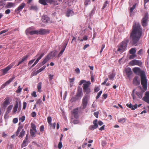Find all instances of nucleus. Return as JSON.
Instances as JSON below:
<instances>
[{"label":"nucleus","mask_w":149,"mask_h":149,"mask_svg":"<svg viewBox=\"0 0 149 149\" xmlns=\"http://www.w3.org/2000/svg\"><path fill=\"white\" fill-rule=\"evenodd\" d=\"M142 29L139 24L135 23L133 25L130 38L132 40V44L136 46L142 35Z\"/></svg>","instance_id":"obj_1"},{"label":"nucleus","mask_w":149,"mask_h":149,"mask_svg":"<svg viewBox=\"0 0 149 149\" xmlns=\"http://www.w3.org/2000/svg\"><path fill=\"white\" fill-rule=\"evenodd\" d=\"M141 83L143 89L146 91L148 87L147 79L145 72L143 71L140 72Z\"/></svg>","instance_id":"obj_2"},{"label":"nucleus","mask_w":149,"mask_h":149,"mask_svg":"<svg viewBox=\"0 0 149 149\" xmlns=\"http://www.w3.org/2000/svg\"><path fill=\"white\" fill-rule=\"evenodd\" d=\"M128 40H124L120 43L117 46L118 48L117 51L120 53H122L126 50L127 47Z\"/></svg>","instance_id":"obj_3"},{"label":"nucleus","mask_w":149,"mask_h":149,"mask_svg":"<svg viewBox=\"0 0 149 149\" xmlns=\"http://www.w3.org/2000/svg\"><path fill=\"white\" fill-rule=\"evenodd\" d=\"M90 82L88 81L86 83L84 84L83 85V91L86 93V94L88 95L91 92L90 87Z\"/></svg>","instance_id":"obj_4"},{"label":"nucleus","mask_w":149,"mask_h":149,"mask_svg":"<svg viewBox=\"0 0 149 149\" xmlns=\"http://www.w3.org/2000/svg\"><path fill=\"white\" fill-rule=\"evenodd\" d=\"M49 32V30L44 29H41L39 30H36L35 34L36 35H45L48 34Z\"/></svg>","instance_id":"obj_5"},{"label":"nucleus","mask_w":149,"mask_h":149,"mask_svg":"<svg viewBox=\"0 0 149 149\" xmlns=\"http://www.w3.org/2000/svg\"><path fill=\"white\" fill-rule=\"evenodd\" d=\"M148 13H145L144 16L141 20V23L142 26L145 27L146 26L148 19Z\"/></svg>","instance_id":"obj_6"},{"label":"nucleus","mask_w":149,"mask_h":149,"mask_svg":"<svg viewBox=\"0 0 149 149\" xmlns=\"http://www.w3.org/2000/svg\"><path fill=\"white\" fill-rule=\"evenodd\" d=\"M83 95V93L82 88L78 87L75 96L80 100Z\"/></svg>","instance_id":"obj_7"},{"label":"nucleus","mask_w":149,"mask_h":149,"mask_svg":"<svg viewBox=\"0 0 149 149\" xmlns=\"http://www.w3.org/2000/svg\"><path fill=\"white\" fill-rule=\"evenodd\" d=\"M142 64V62L141 61L136 59H134L132 60L129 63V64L131 66L137 65L141 66Z\"/></svg>","instance_id":"obj_8"},{"label":"nucleus","mask_w":149,"mask_h":149,"mask_svg":"<svg viewBox=\"0 0 149 149\" xmlns=\"http://www.w3.org/2000/svg\"><path fill=\"white\" fill-rule=\"evenodd\" d=\"M88 104V97L87 95H85L84 97L82 100L81 105L82 107V109H85L86 108Z\"/></svg>","instance_id":"obj_9"},{"label":"nucleus","mask_w":149,"mask_h":149,"mask_svg":"<svg viewBox=\"0 0 149 149\" xmlns=\"http://www.w3.org/2000/svg\"><path fill=\"white\" fill-rule=\"evenodd\" d=\"M25 6V3H22L15 9V12L17 14L18 13L22 10Z\"/></svg>","instance_id":"obj_10"},{"label":"nucleus","mask_w":149,"mask_h":149,"mask_svg":"<svg viewBox=\"0 0 149 149\" xmlns=\"http://www.w3.org/2000/svg\"><path fill=\"white\" fill-rule=\"evenodd\" d=\"M14 63H12L5 68L2 69V70L3 74L4 75L7 73V72L14 66Z\"/></svg>","instance_id":"obj_11"},{"label":"nucleus","mask_w":149,"mask_h":149,"mask_svg":"<svg viewBox=\"0 0 149 149\" xmlns=\"http://www.w3.org/2000/svg\"><path fill=\"white\" fill-rule=\"evenodd\" d=\"M133 84L135 86H138L140 84V81L139 77L136 76L134 78L133 81Z\"/></svg>","instance_id":"obj_12"},{"label":"nucleus","mask_w":149,"mask_h":149,"mask_svg":"<svg viewBox=\"0 0 149 149\" xmlns=\"http://www.w3.org/2000/svg\"><path fill=\"white\" fill-rule=\"evenodd\" d=\"M22 128H23L22 126H19L16 132H15V134L12 135L11 136V138L12 139H14L15 136H18Z\"/></svg>","instance_id":"obj_13"},{"label":"nucleus","mask_w":149,"mask_h":149,"mask_svg":"<svg viewBox=\"0 0 149 149\" xmlns=\"http://www.w3.org/2000/svg\"><path fill=\"white\" fill-rule=\"evenodd\" d=\"M55 1H39V3L44 6L47 5V3H49L50 4H55L54 3Z\"/></svg>","instance_id":"obj_14"},{"label":"nucleus","mask_w":149,"mask_h":149,"mask_svg":"<svg viewBox=\"0 0 149 149\" xmlns=\"http://www.w3.org/2000/svg\"><path fill=\"white\" fill-rule=\"evenodd\" d=\"M142 99L148 103H149V91L146 92L145 96L143 97Z\"/></svg>","instance_id":"obj_15"},{"label":"nucleus","mask_w":149,"mask_h":149,"mask_svg":"<svg viewBox=\"0 0 149 149\" xmlns=\"http://www.w3.org/2000/svg\"><path fill=\"white\" fill-rule=\"evenodd\" d=\"M72 113L75 118H78L79 117L78 108L74 109L72 112Z\"/></svg>","instance_id":"obj_16"},{"label":"nucleus","mask_w":149,"mask_h":149,"mask_svg":"<svg viewBox=\"0 0 149 149\" xmlns=\"http://www.w3.org/2000/svg\"><path fill=\"white\" fill-rule=\"evenodd\" d=\"M125 71L127 77L130 78L132 74V71L131 68H128L125 69Z\"/></svg>","instance_id":"obj_17"},{"label":"nucleus","mask_w":149,"mask_h":149,"mask_svg":"<svg viewBox=\"0 0 149 149\" xmlns=\"http://www.w3.org/2000/svg\"><path fill=\"white\" fill-rule=\"evenodd\" d=\"M44 55V53H42L40 54V52H39L36 56V57L38 56L39 57L36 59L35 62H34L35 64H36L38 62L39 60L42 58V57Z\"/></svg>","instance_id":"obj_18"},{"label":"nucleus","mask_w":149,"mask_h":149,"mask_svg":"<svg viewBox=\"0 0 149 149\" xmlns=\"http://www.w3.org/2000/svg\"><path fill=\"white\" fill-rule=\"evenodd\" d=\"M35 32L36 30L31 31L30 29H28L26 31L25 33L27 35H28L29 34L32 35L35 34Z\"/></svg>","instance_id":"obj_19"},{"label":"nucleus","mask_w":149,"mask_h":149,"mask_svg":"<svg viewBox=\"0 0 149 149\" xmlns=\"http://www.w3.org/2000/svg\"><path fill=\"white\" fill-rule=\"evenodd\" d=\"M42 21L44 23H47L49 20V19L47 15L43 16L42 18Z\"/></svg>","instance_id":"obj_20"},{"label":"nucleus","mask_w":149,"mask_h":149,"mask_svg":"<svg viewBox=\"0 0 149 149\" xmlns=\"http://www.w3.org/2000/svg\"><path fill=\"white\" fill-rule=\"evenodd\" d=\"M49 55H47L44 59L43 61L41 63V65H44L45 64L47 61H48L50 59V58H49Z\"/></svg>","instance_id":"obj_21"},{"label":"nucleus","mask_w":149,"mask_h":149,"mask_svg":"<svg viewBox=\"0 0 149 149\" xmlns=\"http://www.w3.org/2000/svg\"><path fill=\"white\" fill-rule=\"evenodd\" d=\"M56 51L52 52L49 54H48L47 55H49V58L50 59H51L54 57L56 55Z\"/></svg>","instance_id":"obj_22"},{"label":"nucleus","mask_w":149,"mask_h":149,"mask_svg":"<svg viewBox=\"0 0 149 149\" xmlns=\"http://www.w3.org/2000/svg\"><path fill=\"white\" fill-rule=\"evenodd\" d=\"M15 6V4L14 3L8 2L5 6V8H10L14 6Z\"/></svg>","instance_id":"obj_23"},{"label":"nucleus","mask_w":149,"mask_h":149,"mask_svg":"<svg viewBox=\"0 0 149 149\" xmlns=\"http://www.w3.org/2000/svg\"><path fill=\"white\" fill-rule=\"evenodd\" d=\"M73 14L74 12L72 10L70 9H69L66 12V15L67 17H69L70 16L72 15Z\"/></svg>","instance_id":"obj_24"},{"label":"nucleus","mask_w":149,"mask_h":149,"mask_svg":"<svg viewBox=\"0 0 149 149\" xmlns=\"http://www.w3.org/2000/svg\"><path fill=\"white\" fill-rule=\"evenodd\" d=\"M19 134L18 135L19 138H22L23 137L25 134V131L22 128Z\"/></svg>","instance_id":"obj_25"},{"label":"nucleus","mask_w":149,"mask_h":149,"mask_svg":"<svg viewBox=\"0 0 149 149\" xmlns=\"http://www.w3.org/2000/svg\"><path fill=\"white\" fill-rule=\"evenodd\" d=\"M28 140L24 139L21 145V148H22L26 146L28 144Z\"/></svg>","instance_id":"obj_26"},{"label":"nucleus","mask_w":149,"mask_h":149,"mask_svg":"<svg viewBox=\"0 0 149 149\" xmlns=\"http://www.w3.org/2000/svg\"><path fill=\"white\" fill-rule=\"evenodd\" d=\"M133 71L135 73L139 72L140 74V72L142 71H141L139 68L136 67L133 69Z\"/></svg>","instance_id":"obj_27"},{"label":"nucleus","mask_w":149,"mask_h":149,"mask_svg":"<svg viewBox=\"0 0 149 149\" xmlns=\"http://www.w3.org/2000/svg\"><path fill=\"white\" fill-rule=\"evenodd\" d=\"M29 9L30 10L37 11L38 9V8L37 6L32 5L29 7Z\"/></svg>","instance_id":"obj_28"},{"label":"nucleus","mask_w":149,"mask_h":149,"mask_svg":"<svg viewBox=\"0 0 149 149\" xmlns=\"http://www.w3.org/2000/svg\"><path fill=\"white\" fill-rule=\"evenodd\" d=\"M18 104L17 102L14 105V107L13 109V111L14 113H15L17 111L18 107Z\"/></svg>","instance_id":"obj_29"},{"label":"nucleus","mask_w":149,"mask_h":149,"mask_svg":"<svg viewBox=\"0 0 149 149\" xmlns=\"http://www.w3.org/2000/svg\"><path fill=\"white\" fill-rule=\"evenodd\" d=\"M42 82H39L37 85V89H38V92H41V88L42 87Z\"/></svg>","instance_id":"obj_30"},{"label":"nucleus","mask_w":149,"mask_h":149,"mask_svg":"<svg viewBox=\"0 0 149 149\" xmlns=\"http://www.w3.org/2000/svg\"><path fill=\"white\" fill-rule=\"evenodd\" d=\"M29 55H27L26 56H24L22 58V60L21 61H20V63H22L24 61H26L27 60L28 58L29 57Z\"/></svg>","instance_id":"obj_31"},{"label":"nucleus","mask_w":149,"mask_h":149,"mask_svg":"<svg viewBox=\"0 0 149 149\" xmlns=\"http://www.w3.org/2000/svg\"><path fill=\"white\" fill-rule=\"evenodd\" d=\"M13 105H11L9 106L7 108L6 111V113L7 114L10 112L11 110L13 107Z\"/></svg>","instance_id":"obj_32"},{"label":"nucleus","mask_w":149,"mask_h":149,"mask_svg":"<svg viewBox=\"0 0 149 149\" xmlns=\"http://www.w3.org/2000/svg\"><path fill=\"white\" fill-rule=\"evenodd\" d=\"M126 119L125 118H120L118 120V122L120 123H123L125 122Z\"/></svg>","instance_id":"obj_33"},{"label":"nucleus","mask_w":149,"mask_h":149,"mask_svg":"<svg viewBox=\"0 0 149 149\" xmlns=\"http://www.w3.org/2000/svg\"><path fill=\"white\" fill-rule=\"evenodd\" d=\"M46 67V66L44 65L39 70L37 71V73L36 74H38L41 71H42V70H44L45 68Z\"/></svg>","instance_id":"obj_34"},{"label":"nucleus","mask_w":149,"mask_h":149,"mask_svg":"<svg viewBox=\"0 0 149 149\" xmlns=\"http://www.w3.org/2000/svg\"><path fill=\"white\" fill-rule=\"evenodd\" d=\"M77 100H79V99L76 97L75 96L74 97H72V98L70 99V101L71 102H75Z\"/></svg>","instance_id":"obj_35"},{"label":"nucleus","mask_w":149,"mask_h":149,"mask_svg":"<svg viewBox=\"0 0 149 149\" xmlns=\"http://www.w3.org/2000/svg\"><path fill=\"white\" fill-rule=\"evenodd\" d=\"M130 54H135L136 52V49L135 48H132L129 51Z\"/></svg>","instance_id":"obj_36"},{"label":"nucleus","mask_w":149,"mask_h":149,"mask_svg":"<svg viewBox=\"0 0 149 149\" xmlns=\"http://www.w3.org/2000/svg\"><path fill=\"white\" fill-rule=\"evenodd\" d=\"M98 127V126H97L95 125H91L89 127V129L91 130H93L97 128Z\"/></svg>","instance_id":"obj_37"},{"label":"nucleus","mask_w":149,"mask_h":149,"mask_svg":"<svg viewBox=\"0 0 149 149\" xmlns=\"http://www.w3.org/2000/svg\"><path fill=\"white\" fill-rule=\"evenodd\" d=\"M98 127V126H97L95 125H91L89 127V129L91 130H93L97 128Z\"/></svg>","instance_id":"obj_38"},{"label":"nucleus","mask_w":149,"mask_h":149,"mask_svg":"<svg viewBox=\"0 0 149 149\" xmlns=\"http://www.w3.org/2000/svg\"><path fill=\"white\" fill-rule=\"evenodd\" d=\"M31 127L32 129V130H33L36 132L37 131L36 130V127L35 125L33 123H31Z\"/></svg>","instance_id":"obj_39"},{"label":"nucleus","mask_w":149,"mask_h":149,"mask_svg":"<svg viewBox=\"0 0 149 149\" xmlns=\"http://www.w3.org/2000/svg\"><path fill=\"white\" fill-rule=\"evenodd\" d=\"M9 103V100L8 99H7L5 100L3 103V105L4 107H6Z\"/></svg>","instance_id":"obj_40"},{"label":"nucleus","mask_w":149,"mask_h":149,"mask_svg":"<svg viewBox=\"0 0 149 149\" xmlns=\"http://www.w3.org/2000/svg\"><path fill=\"white\" fill-rule=\"evenodd\" d=\"M136 94L138 96V97L141 99L143 95L142 93L141 92H137L136 93Z\"/></svg>","instance_id":"obj_41"},{"label":"nucleus","mask_w":149,"mask_h":149,"mask_svg":"<svg viewBox=\"0 0 149 149\" xmlns=\"http://www.w3.org/2000/svg\"><path fill=\"white\" fill-rule=\"evenodd\" d=\"M47 122L48 124H49V125H51L52 123V118L51 117L49 116H48L47 118Z\"/></svg>","instance_id":"obj_42"},{"label":"nucleus","mask_w":149,"mask_h":149,"mask_svg":"<svg viewBox=\"0 0 149 149\" xmlns=\"http://www.w3.org/2000/svg\"><path fill=\"white\" fill-rule=\"evenodd\" d=\"M30 133L31 136L32 137H35V132H36L33 130L32 129H30Z\"/></svg>","instance_id":"obj_43"},{"label":"nucleus","mask_w":149,"mask_h":149,"mask_svg":"<svg viewBox=\"0 0 149 149\" xmlns=\"http://www.w3.org/2000/svg\"><path fill=\"white\" fill-rule=\"evenodd\" d=\"M136 4H135L133 5L132 7H131L130 9V13H132L133 12V10L136 7Z\"/></svg>","instance_id":"obj_44"},{"label":"nucleus","mask_w":149,"mask_h":149,"mask_svg":"<svg viewBox=\"0 0 149 149\" xmlns=\"http://www.w3.org/2000/svg\"><path fill=\"white\" fill-rule=\"evenodd\" d=\"M22 89V88H21L20 86H18L17 90L16 91V92L17 93H19L21 92Z\"/></svg>","instance_id":"obj_45"},{"label":"nucleus","mask_w":149,"mask_h":149,"mask_svg":"<svg viewBox=\"0 0 149 149\" xmlns=\"http://www.w3.org/2000/svg\"><path fill=\"white\" fill-rule=\"evenodd\" d=\"M115 77V75L113 74H111L109 75V77L110 80H113V78Z\"/></svg>","instance_id":"obj_46"},{"label":"nucleus","mask_w":149,"mask_h":149,"mask_svg":"<svg viewBox=\"0 0 149 149\" xmlns=\"http://www.w3.org/2000/svg\"><path fill=\"white\" fill-rule=\"evenodd\" d=\"M15 77L14 76L13 77L10 78L9 80L7 81L6 82L9 84L13 79H14Z\"/></svg>","instance_id":"obj_47"},{"label":"nucleus","mask_w":149,"mask_h":149,"mask_svg":"<svg viewBox=\"0 0 149 149\" xmlns=\"http://www.w3.org/2000/svg\"><path fill=\"white\" fill-rule=\"evenodd\" d=\"M102 93V91H101L99 92V93H97V95L96 97V99H97L99 98Z\"/></svg>","instance_id":"obj_48"},{"label":"nucleus","mask_w":149,"mask_h":149,"mask_svg":"<svg viewBox=\"0 0 149 149\" xmlns=\"http://www.w3.org/2000/svg\"><path fill=\"white\" fill-rule=\"evenodd\" d=\"M130 56L129 58L130 59H132L134 58L136 56V55L135 54H132Z\"/></svg>","instance_id":"obj_49"},{"label":"nucleus","mask_w":149,"mask_h":149,"mask_svg":"<svg viewBox=\"0 0 149 149\" xmlns=\"http://www.w3.org/2000/svg\"><path fill=\"white\" fill-rule=\"evenodd\" d=\"M79 122V120H74L72 122V123L74 124H78Z\"/></svg>","instance_id":"obj_50"},{"label":"nucleus","mask_w":149,"mask_h":149,"mask_svg":"<svg viewBox=\"0 0 149 149\" xmlns=\"http://www.w3.org/2000/svg\"><path fill=\"white\" fill-rule=\"evenodd\" d=\"M63 146L62 143L61 141H60L58 145V148L59 149H61L62 147Z\"/></svg>","instance_id":"obj_51"},{"label":"nucleus","mask_w":149,"mask_h":149,"mask_svg":"<svg viewBox=\"0 0 149 149\" xmlns=\"http://www.w3.org/2000/svg\"><path fill=\"white\" fill-rule=\"evenodd\" d=\"M65 50V49H63V48L61 50L60 52L59 53V54L58 55V57H59L62 55V54H63V53L64 52Z\"/></svg>","instance_id":"obj_52"},{"label":"nucleus","mask_w":149,"mask_h":149,"mask_svg":"<svg viewBox=\"0 0 149 149\" xmlns=\"http://www.w3.org/2000/svg\"><path fill=\"white\" fill-rule=\"evenodd\" d=\"M40 131L41 132H42L44 131V127L43 125H41L40 127Z\"/></svg>","instance_id":"obj_53"},{"label":"nucleus","mask_w":149,"mask_h":149,"mask_svg":"<svg viewBox=\"0 0 149 149\" xmlns=\"http://www.w3.org/2000/svg\"><path fill=\"white\" fill-rule=\"evenodd\" d=\"M143 53V50L142 49H140L137 53L138 54L141 55Z\"/></svg>","instance_id":"obj_54"},{"label":"nucleus","mask_w":149,"mask_h":149,"mask_svg":"<svg viewBox=\"0 0 149 149\" xmlns=\"http://www.w3.org/2000/svg\"><path fill=\"white\" fill-rule=\"evenodd\" d=\"M67 44H68V42H65L63 43V47L62 48H63L65 49L67 45Z\"/></svg>","instance_id":"obj_55"},{"label":"nucleus","mask_w":149,"mask_h":149,"mask_svg":"<svg viewBox=\"0 0 149 149\" xmlns=\"http://www.w3.org/2000/svg\"><path fill=\"white\" fill-rule=\"evenodd\" d=\"M25 119V117L24 116H22L19 118V120H21L22 122H23Z\"/></svg>","instance_id":"obj_56"},{"label":"nucleus","mask_w":149,"mask_h":149,"mask_svg":"<svg viewBox=\"0 0 149 149\" xmlns=\"http://www.w3.org/2000/svg\"><path fill=\"white\" fill-rule=\"evenodd\" d=\"M5 5V2L3 1H0V6H3Z\"/></svg>","instance_id":"obj_57"},{"label":"nucleus","mask_w":149,"mask_h":149,"mask_svg":"<svg viewBox=\"0 0 149 149\" xmlns=\"http://www.w3.org/2000/svg\"><path fill=\"white\" fill-rule=\"evenodd\" d=\"M18 121V120L17 118H14L13 120V123L14 124H16L17 123V122Z\"/></svg>","instance_id":"obj_58"},{"label":"nucleus","mask_w":149,"mask_h":149,"mask_svg":"<svg viewBox=\"0 0 149 149\" xmlns=\"http://www.w3.org/2000/svg\"><path fill=\"white\" fill-rule=\"evenodd\" d=\"M27 103L25 102H24L23 103V109L24 110H25L26 108V106Z\"/></svg>","instance_id":"obj_59"},{"label":"nucleus","mask_w":149,"mask_h":149,"mask_svg":"<svg viewBox=\"0 0 149 149\" xmlns=\"http://www.w3.org/2000/svg\"><path fill=\"white\" fill-rule=\"evenodd\" d=\"M138 105L136 104L134 105H132V110H134L137 108Z\"/></svg>","instance_id":"obj_60"},{"label":"nucleus","mask_w":149,"mask_h":149,"mask_svg":"<svg viewBox=\"0 0 149 149\" xmlns=\"http://www.w3.org/2000/svg\"><path fill=\"white\" fill-rule=\"evenodd\" d=\"M31 95L35 97L37 96L36 94V92L35 91H33L31 94Z\"/></svg>","instance_id":"obj_61"},{"label":"nucleus","mask_w":149,"mask_h":149,"mask_svg":"<svg viewBox=\"0 0 149 149\" xmlns=\"http://www.w3.org/2000/svg\"><path fill=\"white\" fill-rule=\"evenodd\" d=\"M100 90L99 87H95L94 89V91L95 92H98Z\"/></svg>","instance_id":"obj_62"},{"label":"nucleus","mask_w":149,"mask_h":149,"mask_svg":"<svg viewBox=\"0 0 149 149\" xmlns=\"http://www.w3.org/2000/svg\"><path fill=\"white\" fill-rule=\"evenodd\" d=\"M31 116L33 117H34L36 116V113L35 112H33L31 114Z\"/></svg>","instance_id":"obj_63"},{"label":"nucleus","mask_w":149,"mask_h":149,"mask_svg":"<svg viewBox=\"0 0 149 149\" xmlns=\"http://www.w3.org/2000/svg\"><path fill=\"white\" fill-rule=\"evenodd\" d=\"M56 124L55 123H54L52 124L51 125H50L52 129H54L55 128Z\"/></svg>","instance_id":"obj_64"}]
</instances>
